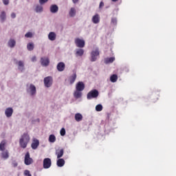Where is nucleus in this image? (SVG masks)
<instances>
[{"instance_id":"1","label":"nucleus","mask_w":176,"mask_h":176,"mask_svg":"<svg viewBox=\"0 0 176 176\" xmlns=\"http://www.w3.org/2000/svg\"><path fill=\"white\" fill-rule=\"evenodd\" d=\"M85 90V83L82 81H79L76 85V90L74 92V97L76 100L82 98V91Z\"/></svg>"},{"instance_id":"2","label":"nucleus","mask_w":176,"mask_h":176,"mask_svg":"<svg viewBox=\"0 0 176 176\" xmlns=\"http://www.w3.org/2000/svg\"><path fill=\"white\" fill-rule=\"evenodd\" d=\"M30 140L31 138H30V135L28 133H24L23 135H21L19 139V145L21 148H23V149H25Z\"/></svg>"},{"instance_id":"3","label":"nucleus","mask_w":176,"mask_h":176,"mask_svg":"<svg viewBox=\"0 0 176 176\" xmlns=\"http://www.w3.org/2000/svg\"><path fill=\"white\" fill-rule=\"evenodd\" d=\"M26 92L30 97H35L36 96V87L34 84L28 85L26 86Z\"/></svg>"},{"instance_id":"4","label":"nucleus","mask_w":176,"mask_h":176,"mask_svg":"<svg viewBox=\"0 0 176 176\" xmlns=\"http://www.w3.org/2000/svg\"><path fill=\"white\" fill-rule=\"evenodd\" d=\"M100 96V92L97 89H92L87 94V100H93V98H98Z\"/></svg>"},{"instance_id":"5","label":"nucleus","mask_w":176,"mask_h":176,"mask_svg":"<svg viewBox=\"0 0 176 176\" xmlns=\"http://www.w3.org/2000/svg\"><path fill=\"white\" fill-rule=\"evenodd\" d=\"M98 56H100V51H99L98 48H96V50H94L91 52V59H90V60L92 63H94V61H97V57H98Z\"/></svg>"},{"instance_id":"6","label":"nucleus","mask_w":176,"mask_h":176,"mask_svg":"<svg viewBox=\"0 0 176 176\" xmlns=\"http://www.w3.org/2000/svg\"><path fill=\"white\" fill-rule=\"evenodd\" d=\"M53 85V77L52 76H47L44 78V86L45 87H52Z\"/></svg>"},{"instance_id":"7","label":"nucleus","mask_w":176,"mask_h":176,"mask_svg":"<svg viewBox=\"0 0 176 176\" xmlns=\"http://www.w3.org/2000/svg\"><path fill=\"white\" fill-rule=\"evenodd\" d=\"M24 163L26 166H30L34 163V160L30 157V153H26L24 158Z\"/></svg>"},{"instance_id":"8","label":"nucleus","mask_w":176,"mask_h":176,"mask_svg":"<svg viewBox=\"0 0 176 176\" xmlns=\"http://www.w3.org/2000/svg\"><path fill=\"white\" fill-rule=\"evenodd\" d=\"M15 64L18 65V69L21 72H24L25 67H24V62L23 60H17L15 59Z\"/></svg>"},{"instance_id":"9","label":"nucleus","mask_w":176,"mask_h":176,"mask_svg":"<svg viewBox=\"0 0 176 176\" xmlns=\"http://www.w3.org/2000/svg\"><path fill=\"white\" fill-rule=\"evenodd\" d=\"M43 168L47 169L52 167V160L50 158H45L43 163Z\"/></svg>"},{"instance_id":"10","label":"nucleus","mask_w":176,"mask_h":176,"mask_svg":"<svg viewBox=\"0 0 176 176\" xmlns=\"http://www.w3.org/2000/svg\"><path fill=\"white\" fill-rule=\"evenodd\" d=\"M40 63L42 67H47L49 66V64H50V60H49V58L46 56L41 57L40 60Z\"/></svg>"},{"instance_id":"11","label":"nucleus","mask_w":176,"mask_h":176,"mask_svg":"<svg viewBox=\"0 0 176 176\" xmlns=\"http://www.w3.org/2000/svg\"><path fill=\"white\" fill-rule=\"evenodd\" d=\"M13 108L12 107H8L5 109L4 113L6 118H12L13 116Z\"/></svg>"},{"instance_id":"12","label":"nucleus","mask_w":176,"mask_h":176,"mask_svg":"<svg viewBox=\"0 0 176 176\" xmlns=\"http://www.w3.org/2000/svg\"><path fill=\"white\" fill-rule=\"evenodd\" d=\"M75 43L77 47H85V40L77 38L75 39Z\"/></svg>"},{"instance_id":"13","label":"nucleus","mask_w":176,"mask_h":176,"mask_svg":"<svg viewBox=\"0 0 176 176\" xmlns=\"http://www.w3.org/2000/svg\"><path fill=\"white\" fill-rule=\"evenodd\" d=\"M55 155H57V159H61V157L64 156V149L56 148L55 151Z\"/></svg>"},{"instance_id":"14","label":"nucleus","mask_w":176,"mask_h":176,"mask_svg":"<svg viewBox=\"0 0 176 176\" xmlns=\"http://www.w3.org/2000/svg\"><path fill=\"white\" fill-rule=\"evenodd\" d=\"M50 12L52 14H56L58 12V6L56 4H52L50 7Z\"/></svg>"},{"instance_id":"15","label":"nucleus","mask_w":176,"mask_h":176,"mask_svg":"<svg viewBox=\"0 0 176 176\" xmlns=\"http://www.w3.org/2000/svg\"><path fill=\"white\" fill-rule=\"evenodd\" d=\"M1 159H3V160H8V159H9V151L4 150L1 151Z\"/></svg>"},{"instance_id":"16","label":"nucleus","mask_w":176,"mask_h":176,"mask_svg":"<svg viewBox=\"0 0 176 176\" xmlns=\"http://www.w3.org/2000/svg\"><path fill=\"white\" fill-rule=\"evenodd\" d=\"M56 68L59 72H63V71L65 69V63L63 62L58 63L56 66Z\"/></svg>"},{"instance_id":"17","label":"nucleus","mask_w":176,"mask_h":176,"mask_svg":"<svg viewBox=\"0 0 176 176\" xmlns=\"http://www.w3.org/2000/svg\"><path fill=\"white\" fill-rule=\"evenodd\" d=\"M34 12L38 14L43 13V6L41 4H36L34 8Z\"/></svg>"},{"instance_id":"18","label":"nucleus","mask_w":176,"mask_h":176,"mask_svg":"<svg viewBox=\"0 0 176 176\" xmlns=\"http://www.w3.org/2000/svg\"><path fill=\"white\" fill-rule=\"evenodd\" d=\"M8 47H10V49H13L16 46V40L14 38H10L7 43Z\"/></svg>"},{"instance_id":"19","label":"nucleus","mask_w":176,"mask_h":176,"mask_svg":"<svg viewBox=\"0 0 176 176\" xmlns=\"http://www.w3.org/2000/svg\"><path fill=\"white\" fill-rule=\"evenodd\" d=\"M38 146H39V140L37 139H33L32 143L31 144L32 149H37Z\"/></svg>"},{"instance_id":"20","label":"nucleus","mask_w":176,"mask_h":176,"mask_svg":"<svg viewBox=\"0 0 176 176\" xmlns=\"http://www.w3.org/2000/svg\"><path fill=\"white\" fill-rule=\"evenodd\" d=\"M76 73H74L72 76H70L68 78L69 83L70 85H74V83H75V81L76 80Z\"/></svg>"},{"instance_id":"21","label":"nucleus","mask_w":176,"mask_h":176,"mask_svg":"<svg viewBox=\"0 0 176 176\" xmlns=\"http://www.w3.org/2000/svg\"><path fill=\"white\" fill-rule=\"evenodd\" d=\"M91 21L94 24H98V23H100V15L98 14L94 15L92 16Z\"/></svg>"},{"instance_id":"22","label":"nucleus","mask_w":176,"mask_h":176,"mask_svg":"<svg viewBox=\"0 0 176 176\" xmlns=\"http://www.w3.org/2000/svg\"><path fill=\"white\" fill-rule=\"evenodd\" d=\"M56 38H57V34H56V32H51L48 34V39L50 41H56Z\"/></svg>"},{"instance_id":"23","label":"nucleus","mask_w":176,"mask_h":176,"mask_svg":"<svg viewBox=\"0 0 176 176\" xmlns=\"http://www.w3.org/2000/svg\"><path fill=\"white\" fill-rule=\"evenodd\" d=\"M69 17H75L76 16V8L72 7L69 11Z\"/></svg>"},{"instance_id":"24","label":"nucleus","mask_w":176,"mask_h":176,"mask_svg":"<svg viewBox=\"0 0 176 176\" xmlns=\"http://www.w3.org/2000/svg\"><path fill=\"white\" fill-rule=\"evenodd\" d=\"M58 160L56 161V165L58 167H64V164H65V160L63 158H58Z\"/></svg>"},{"instance_id":"25","label":"nucleus","mask_w":176,"mask_h":176,"mask_svg":"<svg viewBox=\"0 0 176 176\" xmlns=\"http://www.w3.org/2000/svg\"><path fill=\"white\" fill-rule=\"evenodd\" d=\"M74 119L76 122H82L83 120V116L80 113H77L74 116Z\"/></svg>"},{"instance_id":"26","label":"nucleus","mask_w":176,"mask_h":176,"mask_svg":"<svg viewBox=\"0 0 176 176\" xmlns=\"http://www.w3.org/2000/svg\"><path fill=\"white\" fill-rule=\"evenodd\" d=\"M0 21L1 23L6 21V12L5 11H2L0 14Z\"/></svg>"},{"instance_id":"27","label":"nucleus","mask_w":176,"mask_h":176,"mask_svg":"<svg viewBox=\"0 0 176 176\" xmlns=\"http://www.w3.org/2000/svg\"><path fill=\"white\" fill-rule=\"evenodd\" d=\"M111 25L113 28H116L118 25V19L116 17L111 18Z\"/></svg>"},{"instance_id":"28","label":"nucleus","mask_w":176,"mask_h":176,"mask_svg":"<svg viewBox=\"0 0 176 176\" xmlns=\"http://www.w3.org/2000/svg\"><path fill=\"white\" fill-rule=\"evenodd\" d=\"M0 151H6V140H3L0 143Z\"/></svg>"},{"instance_id":"29","label":"nucleus","mask_w":176,"mask_h":176,"mask_svg":"<svg viewBox=\"0 0 176 176\" xmlns=\"http://www.w3.org/2000/svg\"><path fill=\"white\" fill-rule=\"evenodd\" d=\"M115 61V57H110L104 58V64H112Z\"/></svg>"},{"instance_id":"30","label":"nucleus","mask_w":176,"mask_h":176,"mask_svg":"<svg viewBox=\"0 0 176 176\" xmlns=\"http://www.w3.org/2000/svg\"><path fill=\"white\" fill-rule=\"evenodd\" d=\"M34 47H35V45H34V43H29L27 45V50L29 52H32L34 50Z\"/></svg>"},{"instance_id":"31","label":"nucleus","mask_w":176,"mask_h":176,"mask_svg":"<svg viewBox=\"0 0 176 176\" xmlns=\"http://www.w3.org/2000/svg\"><path fill=\"white\" fill-rule=\"evenodd\" d=\"M110 81L112 83H116V82H118V75L113 74L110 76Z\"/></svg>"},{"instance_id":"32","label":"nucleus","mask_w":176,"mask_h":176,"mask_svg":"<svg viewBox=\"0 0 176 176\" xmlns=\"http://www.w3.org/2000/svg\"><path fill=\"white\" fill-rule=\"evenodd\" d=\"M84 53H85V50L82 49H77L76 52V55L79 56L80 57H82Z\"/></svg>"},{"instance_id":"33","label":"nucleus","mask_w":176,"mask_h":176,"mask_svg":"<svg viewBox=\"0 0 176 176\" xmlns=\"http://www.w3.org/2000/svg\"><path fill=\"white\" fill-rule=\"evenodd\" d=\"M102 109H103V107H102V104H97L95 107L96 112H101V111H102Z\"/></svg>"},{"instance_id":"34","label":"nucleus","mask_w":176,"mask_h":176,"mask_svg":"<svg viewBox=\"0 0 176 176\" xmlns=\"http://www.w3.org/2000/svg\"><path fill=\"white\" fill-rule=\"evenodd\" d=\"M49 142L52 143L56 142V136L54 135H50L49 136Z\"/></svg>"},{"instance_id":"35","label":"nucleus","mask_w":176,"mask_h":176,"mask_svg":"<svg viewBox=\"0 0 176 176\" xmlns=\"http://www.w3.org/2000/svg\"><path fill=\"white\" fill-rule=\"evenodd\" d=\"M34 36V34L31 32H28L25 34V38H32Z\"/></svg>"},{"instance_id":"36","label":"nucleus","mask_w":176,"mask_h":176,"mask_svg":"<svg viewBox=\"0 0 176 176\" xmlns=\"http://www.w3.org/2000/svg\"><path fill=\"white\" fill-rule=\"evenodd\" d=\"M60 134L62 137H64V135H65V128H62L60 131Z\"/></svg>"},{"instance_id":"37","label":"nucleus","mask_w":176,"mask_h":176,"mask_svg":"<svg viewBox=\"0 0 176 176\" xmlns=\"http://www.w3.org/2000/svg\"><path fill=\"white\" fill-rule=\"evenodd\" d=\"M24 175H25V176H32V175H31V173H30V170H25L24 171Z\"/></svg>"},{"instance_id":"38","label":"nucleus","mask_w":176,"mask_h":176,"mask_svg":"<svg viewBox=\"0 0 176 176\" xmlns=\"http://www.w3.org/2000/svg\"><path fill=\"white\" fill-rule=\"evenodd\" d=\"M49 0H39V4L40 5H45V3H46Z\"/></svg>"},{"instance_id":"39","label":"nucleus","mask_w":176,"mask_h":176,"mask_svg":"<svg viewBox=\"0 0 176 176\" xmlns=\"http://www.w3.org/2000/svg\"><path fill=\"white\" fill-rule=\"evenodd\" d=\"M12 167L16 168V167H17V166H19V164L16 161H12Z\"/></svg>"},{"instance_id":"40","label":"nucleus","mask_w":176,"mask_h":176,"mask_svg":"<svg viewBox=\"0 0 176 176\" xmlns=\"http://www.w3.org/2000/svg\"><path fill=\"white\" fill-rule=\"evenodd\" d=\"M3 5L8 6L9 5V0H2Z\"/></svg>"},{"instance_id":"41","label":"nucleus","mask_w":176,"mask_h":176,"mask_svg":"<svg viewBox=\"0 0 176 176\" xmlns=\"http://www.w3.org/2000/svg\"><path fill=\"white\" fill-rule=\"evenodd\" d=\"M102 8H104V3L101 1L99 4V9H102Z\"/></svg>"},{"instance_id":"42","label":"nucleus","mask_w":176,"mask_h":176,"mask_svg":"<svg viewBox=\"0 0 176 176\" xmlns=\"http://www.w3.org/2000/svg\"><path fill=\"white\" fill-rule=\"evenodd\" d=\"M31 60L32 61V63H35L36 61V56H33L31 58Z\"/></svg>"},{"instance_id":"43","label":"nucleus","mask_w":176,"mask_h":176,"mask_svg":"<svg viewBox=\"0 0 176 176\" xmlns=\"http://www.w3.org/2000/svg\"><path fill=\"white\" fill-rule=\"evenodd\" d=\"M11 17H12V19H16V13L12 12V13L11 14Z\"/></svg>"},{"instance_id":"44","label":"nucleus","mask_w":176,"mask_h":176,"mask_svg":"<svg viewBox=\"0 0 176 176\" xmlns=\"http://www.w3.org/2000/svg\"><path fill=\"white\" fill-rule=\"evenodd\" d=\"M74 5H76L79 2V0H72Z\"/></svg>"},{"instance_id":"45","label":"nucleus","mask_w":176,"mask_h":176,"mask_svg":"<svg viewBox=\"0 0 176 176\" xmlns=\"http://www.w3.org/2000/svg\"><path fill=\"white\" fill-rule=\"evenodd\" d=\"M119 0H111V2H118Z\"/></svg>"}]
</instances>
